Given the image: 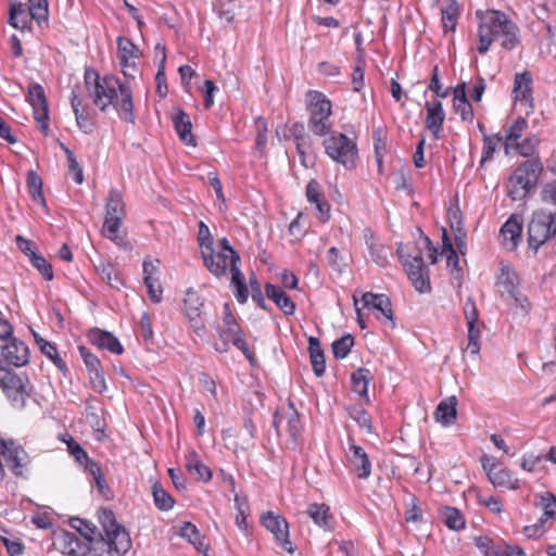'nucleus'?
<instances>
[{
	"instance_id": "obj_1",
	"label": "nucleus",
	"mask_w": 556,
	"mask_h": 556,
	"mask_svg": "<svg viewBox=\"0 0 556 556\" xmlns=\"http://www.w3.org/2000/svg\"><path fill=\"white\" fill-rule=\"evenodd\" d=\"M85 84L94 105L102 112L113 105L122 119L135 123L132 92L128 84L115 76L100 79L94 72L89 71L85 74Z\"/></svg>"
},
{
	"instance_id": "obj_2",
	"label": "nucleus",
	"mask_w": 556,
	"mask_h": 556,
	"mask_svg": "<svg viewBox=\"0 0 556 556\" xmlns=\"http://www.w3.org/2000/svg\"><path fill=\"white\" fill-rule=\"evenodd\" d=\"M102 533L88 540L89 554L92 556H123L131 547V540L124 527L117 523L110 509L99 511Z\"/></svg>"
},
{
	"instance_id": "obj_3",
	"label": "nucleus",
	"mask_w": 556,
	"mask_h": 556,
	"mask_svg": "<svg viewBox=\"0 0 556 556\" xmlns=\"http://www.w3.org/2000/svg\"><path fill=\"white\" fill-rule=\"evenodd\" d=\"M476 15L480 20L478 28L479 53H486L492 42L500 37L502 38L503 48L510 50L517 46L518 27L506 14L489 10L485 12L477 11Z\"/></svg>"
},
{
	"instance_id": "obj_4",
	"label": "nucleus",
	"mask_w": 556,
	"mask_h": 556,
	"mask_svg": "<svg viewBox=\"0 0 556 556\" xmlns=\"http://www.w3.org/2000/svg\"><path fill=\"white\" fill-rule=\"evenodd\" d=\"M397 254L415 289L421 293L430 291L429 269L424 263L421 248L400 244Z\"/></svg>"
},
{
	"instance_id": "obj_5",
	"label": "nucleus",
	"mask_w": 556,
	"mask_h": 556,
	"mask_svg": "<svg viewBox=\"0 0 556 556\" xmlns=\"http://www.w3.org/2000/svg\"><path fill=\"white\" fill-rule=\"evenodd\" d=\"M0 388L16 409H23L26 406L33 391L27 377L18 376L3 366H0Z\"/></svg>"
},
{
	"instance_id": "obj_6",
	"label": "nucleus",
	"mask_w": 556,
	"mask_h": 556,
	"mask_svg": "<svg viewBox=\"0 0 556 556\" xmlns=\"http://www.w3.org/2000/svg\"><path fill=\"white\" fill-rule=\"evenodd\" d=\"M328 156L342 164L346 168H353L356 164V144L344 134L332 135L324 141Z\"/></svg>"
},
{
	"instance_id": "obj_7",
	"label": "nucleus",
	"mask_w": 556,
	"mask_h": 556,
	"mask_svg": "<svg viewBox=\"0 0 556 556\" xmlns=\"http://www.w3.org/2000/svg\"><path fill=\"white\" fill-rule=\"evenodd\" d=\"M105 220L102 227V233L110 240L116 241L118 239L117 231L121 223L125 217V205L122 194L112 189L109 193L105 204Z\"/></svg>"
},
{
	"instance_id": "obj_8",
	"label": "nucleus",
	"mask_w": 556,
	"mask_h": 556,
	"mask_svg": "<svg viewBox=\"0 0 556 556\" xmlns=\"http://www.w3.org/2000/svg\"><path fill=\"white\" fill-rule=\"evenodd\" d=\"M309 114V129L317 136L326 135L330 129L331 102L319 92L312 93Z\"/></svg>"
},
{
	"instance_id": "obj_9",
	"label": "nucleus",
	"mask_w": 556,
	"mask_h": 556,
	"mask_svg": "<svg viewBox=\"0 0 556 556\" xmlns=\"http://www.w3.org/2000/svg\"><path fill=\"white\" fill-rule=\"evenodd\" d=\"M184 309L188 321L198 336H202L205 329L204 299L198 291L189 288L184 299Z\"/></svg>"
},
{
	"instance_id": "obj_10",
	"label": "nucleus",
	"mask_w": 556,
	"mask_h": 556,
	"mask_svg": "<svg viewBox=\"0 0 556 556\" xmlns=\"http://www.w3.org/2000/svg\"><path fill=\"white\" fill-rule=\"evenodd\" d=\"M262 523L268 531L274 534L277 543L287 553H294L293 544L289 540V525L283 517L268 511L262 517Z\"/></svg>"
},
{
	"instance_id": "obj_11",
	"label": "nucleus",
	"mask_w": 556,
	"mask_h": 556,
	"mask_svg": "<svg viewBox=\"0 0 556 556\" xmlns=\"http://www.w3.org/2000/svg\"><path fill=\"white\" fill-rule=\"evenodd\" d=\"M27 101L34 110V117L40 124V128L48 129V104L43 88L36 83L28 86Z\"/></svg>"
},
{
	"instance_id": "obj_12",
	"label": "nucleus",
	"mask_w": 556,
	"mask_h": 556,
	"mask_svg": "<svg viewBox=\"0 0 556 556\" xmlns=\"http://www.w3.org/2000/svg\"><path fill=\"white\" fill-rule=\"evenodd\" d=\"M54 545L66 556H87L89 554L88 541L80 540L76 534L68 531L56 534Z\"/></svg>"
},
{
	"instance_id": "obj_13",
	"label": "nucleus",
	"mask_w": 556,
	"mask_h": 556,
	"mask_svg": "<svg viewBox=\"0 0 556 556\" xmlns=\"http://www.w3.org/2000/svg\"><path fill=\"white\" fill-rule=\"evenodd\" d=\"M0 454L4 456L14 475H23V468L29 462V457L23 447L0 438Z\"/></svg>"
},
{
	"instance_id": "obj_14",
	"label": "nucleus",
	"mask_w": 556,
	"mask_h": 556,
	"mask_svg": "<svg viewBox=\"0 0 556 556\" xmlns=\"http://www.w3.org/2000/svg\"><path fill=\"white\" fill-rule=\"evenodd\" d=\"M521 232L522 218L517 214H513L500 230L503 237V247L508 251H514L518 247Z\"/></svg>"
},
{
	"instance_id": "obj_15",
	"label": "nucleus",
	"mask_w": 556,
	"mask_h": 556,
	"mask_svg": "<svg viewBox=\"0 0 556 556\" xmlns=\"http://www.w3.org/2000/svg\"><path fill=\"white\" fill-rule=\"evenodd\" d=\"M2 356L9 364L15 367L25 366L29 362L28 346L23 341L12 338L2 346Z\"/></svg>"
},
{
	"instance_id": "obj_16",
	"label": "nucleus",
	"mask_w": 556,
	"mask_h": 556,
	"mask_svg": "<svg viewBox=\"0 0 556 556\" xmlns=\"http://www.w3.org/2000/svg\"><path fill=\"white\" fill-rule=\"evenodd\" d=\"M543 172V165L539 159H530L520 164L511 174L515 178H521L523 186H528L534 189L541 173Z\"/></svg>"
},
{
	"instance_id": "obj_17",
	"label": "nucleus",
	"mask_w": 556,
	"mask_h": 556,
	"mask_svg": "<svg viewBox=\"0 0 556 556\" xmlns=\"http://www.w3.org/2000/svg\"><path fill=\"white\" fill-rule=\"evenodd\" d=\"M543 172V165L539 159H530L520 164L511 174L515 178H521L523 186H528L534 189L541 173Z\"/></svg>"
},
{
	"instance_id": "obj_18",
	"label": "nucleus",
	"mask_w": 556,
	"mask_h": 556,
	"mask_svg": "<svg viewBox=\"0 0 556 556\" xmlns=\"http://www.w3.org/2000/svg\"><path fill=\"white\" fill-rule=\"evenodd\" d=\"M202 257L207 269L216 277L224 276L235 263L225 252H214L213 249L203 250Z\"/></svg>"
},
{
	"instance_id": "obj_19",
	"label": "nucleus",
	"mask_w": 556,
	"mask_h": 556,
	"mask_svg": "<svg viewBox=\"0 0 556 556\" xmlns=\"http://www.w3.org/2000/svg\"><path fill=\"white\" fill-rule=\"evenodd\" d=\"M457 397L451 395L447 399L441 401L435 408L433 418L437 422L443 427H450L455 424L457 418Z\"/></svg>"
},
{
	"instance_id": "obj_20",
	"label": "nucleus",
	"mask_w": 556,
	"mask_h": 556,
	"mask_svg": "<svg viewBox=\"0 0 556 556\" xmlns=\"http://www.w3.org/2000/svg\"><path fill=\"white\" fill-rule=\"evenodd\" d=\"M349 459L361 479H367L371 472V465L363 447L352 443Z\"/></svg>"
},
{
	"instance_id": "obj_21",
	"label": "nucleus",
	"mask_w": 556,
	"mask_h": 556,
	"mask_svg": "<svg viewBox=\"0 0 556 556\" xmlns=\"http://www.w3.org/2000/svg\"><path fill=\"white\" fill-rule=\"evenodd\" d=\"M427 117L426 127L433 134L434 138H439V132L442 129L445 114L440 101L426 103Z\"/></svg>"
},
{
	"instance_id": "obj_22",
	"label": "nucleus",
	"mask_w": 556,
	"mask_h": 556,
	"mask_svg": "<svg viewBox=\"0 0 556 556\" xmlns=\"http://www.w3.org/2000/svg\"><path fill=\"white\" fill-rule=\"evenodd\" d=\"M362 301L365 307H372L388 320H393L391 301L386 294H375L371 292H365L362 295Z\"/></svg>"
},
{
	"instance_id": "obj_23",
	"label": "nucleus",
	"mask_w": 556,
	"mask_h": 556,
	"mask_svg": "<svg viewBox=\"0 0 556 556\" xmlns=\"http://www.w3.org/2000/svg\"><path fill=\"white\" fill-rule=\"evenodd\" d=\"M186 467L198 481L207 482L212 479V471L200 460L198 453L193 450L186 455Z\"/></svg>"
},
{
	"instance_id": "obj_24",
	"label": "nucleus",
	"mask_w": 556,
	"mask_h": 556,
	"mask_svg": "<svg viewBox=\"0 0 556 556\" xmlns=\"http://www.w3.org/2000/svg\"><path fill=\"white\" fill-rule=\"evenodd\" d=\"M497 283L502 288L501 295L505 299L518 291L519 277L515 270L506 265H502Z\"/></svg>"
},
{
	"instance_id": "obj_25",
	"label": "nucleus",
	"mask_w": 556,
	"mask_h": 556,
	"mask_svg": "<svg viewBox=\"0 0 556 556\" xmlns=\"http://www.w3.org/2000/svg\"><path fill=\"white\" fill-rule=\"evenodd\" d=\"M266 296L270 299L286 315H293L295 311L294 302L278 287L266 283Z\"/></svg>"
},
{
	"instance_id": "obj_26",
	"label": "nucleus",
	"mask_w": 556,
	"mask_h": 556,
	"mask_svg": "<svg viewBox=\"0 0 556 556\" xmlns=\"http://www.w3.org/2000/svg\"><path fill=\"white\" fill-rule=\"evenodd\" d=\"M173 123L180 140L186 144L195 146L194 137L191 132L192 124L189 115L182 110H177L173 116Z\"/></svg>"
},
{
	"instance_id": "obj_27",
	"label": "nucleus",
	"mask_w": 556,
	"mask_h": 556,
	"mask_svg": "<svg viewBox=\"0 0 556 556\" xmlns=\"http://www.w3.org/2000/svg\"><path fill=\"white\" fill-rule=\"evenodd\" d=\"M34 18L30 17V10L26 3H13L10 8V24L14 28L18 29H30V22Z\"/></svg>"
},
{
	"instance_id": "obj_28",
	"label": "nucleus",
	"mask_w": 556,
	"mask_h": 556,
	"mask_svg": "<svg viewBox=\"0 0 556 556\" xmlns=\"http://www.w3.org/2000/svg\"><path fill=\"white\" fill-rule=\"evenodd\" d=\"M486 462H489V458L483 457L482 458V465L484 470L488 473L489 480L492 482L495 486H507L510 489L517 488V480L513 483L510 480V475L505 469H498L495 465H491L488 467Z\"/></svg>"
},
{
	"instance_id": "obj_29",
	"label": "nucleus",
	"mask_w": 556,
	"mask_h": 556,
	"mask_svg": "<svg viewBox=\"0 0 556 556\" xmlns=\"http://www.w3.org/2000/svg\"><path fill=\"white\" fill-rule=\"evenodd\" d=\"M90 338L100 349H106L114 354H122L124 352L118 339L109 331L96 330L91 333Z\"/></svg>"
},
{
	"instance_id": "obj_30",
	"label": "nucleus",
	"mask_w": 556,
	"mask_h": 556,
	"mask_svg": "<svg viewBox=\"0 0 556 556\" xmlns=\"http://www.w3.org/2000/svg\"><path fill=\"white\" fill-rule=\"evenodd\" d=\"M241 332L240 326L236 321L233 315L230 312V307L228 303L224 304V318L223 325L219 328V336L226 344L227 341L232 340Z\"/></svg>"
},
{
	"instance_id": "obj_31",
	"label": "nucleus",
	"mask_w": 556,
	"mask_h": 556,
	"mask_svg": "<svg viewBox=\"0 0 556 556\" xmlns=\"http://www.w3.org/2000/svg\"><path fill=\"white\" fill-rule=\"evenodd\" d=\"M308 351L313 370L317 377H320L325 372L326 361L325 354L320 346L319 340L315 337L308 339Z\"/></svg>"
},
{
	"instance_id": "obj_32",
	"label": "nucleus",
	"mask_w": 556,
	"mask_h": 556,
	"mask_svg": "<svg viewBox=\"0 0 556 556\" xmlns=\"http://www.w3.org/2000/svg\"><path fill=\"white\" fill-rule=\"evenodd\" d=\"M532 77L529 72L517 74L514 81L513 93L517 101H528L531 93Z\"/></svg>"
},
{
	"instance_id": "obj_33",
	"label": "nucleus",
	"mask_w": 556,
	"mask_h": 556,
	"mask_svg": "<svg viewBox=\"0 0 556 556\" xmlns=\"http://www.w3.org/2000/svg\"><path fill=\"white\" fill-rule=\"evenodd\" d=\"M179 535L187 539L198 552L204 553L207 551V545L204 543L198 528L191 522H184L179 528Z\"/></svg>"
},
{
	"instance_id": "obj_34",
	"label": "nucleus",
	"mask_w": 556,
	"mask_h": 556,
	"mask_svg": "<svg viewBox=\"0 0 556 556\" xmlns=\"http://www.w3.org/2000/svg\"><path fill=\"white\" fill-rule=\"evenodd\" d=\"M307 514L318 527L324 529L330 528L332 515L329 511V506L326 504H311L307 508Z\"/></svg>"
},
{
	"instance_id": "obj_35",
	"label": "nucleus",
	"mask_w": 556,
	"mask_h": 556,
	"mask_svg": "<svg viewBox=\"0 0 556 556\" xmlns=\"http://www.w3.org/2000/svg\"><path fill=\"white\" fill-rule=\"evenodd\" d=\"M287 430L289 433L288 446L295 450L299 446V439L301 437L303 425L298 412H292L287 420Z\"/></svg>"
},
{
	"instance_id": "obj_36",
	"label": "nucleus",
	"mask_w": 556,
	"mask_h": 556,
	"mask_svg": "<svg viewBox=\"0 0 556 556\" xmlns=\"http://www.w3.org/2000/svg\"><path fill=\"white\" fill-rule=\"evenodd\" d=\"M441 517L445 526L454 531H459L465 528L466 521L457 508L446 506L441 510Z\"/></svg>"
},
{
	"instance_id": "obj_37",
	"label": "nucleus",
	"mask_w": 556,
	"mask_h": 556,
	"mask_svg": "<svg viewBox=\"0 0 556 556\" xmlns=\"http://www.w3.org/2000/svg\"><path fill=\"white\" fill-rule=\"evenodd\" d=\"M372 376L369 369L358 368L351 376L353 391L361 396H367L368 384Z\"/></svg>"
},
{
	"instance_id": "obj_38",
	"label": "nucleus",
	"mask_w": 556,
	"mask_h": 556,
	"mask_svg": "<svg viewBox=\"0 0 556 556\" xmlns=\"http://www.w3.org/2000/svg\"><path fill=\"white\" fill-rule=\"evenodd\" d=\"M372 261L380 267H384L388 264V256L390 255V249L379 243L372 236L366 240Z\"/></svg>"
},
{
	"instance_id": "obj_39",
	"label": "nucleus",
	"mask_w": 556,
	"mask_h": 556,
	"mask_svg": "<svg viewBox=\"0 0 556 556\" xmlns=\"http://www.w3.org/2000/svg\"><path fill=\"white\" fill-rule=\"evenodd\" d=\"M528 123L525 118H517L514 124L509 127L505 137V151L508 153L509 149H513L517 144L518 139L522 136L527 129Z\"/></svg>"
},
{
	"instance_id": "obj_40",
	"label": "nucleus",
	"mask_w": 556,
	"mask_h": 556,
	"mask_svg": "<svg viewBox=\"0 0 556 556\" xmlns=\"http://www.w3.org/2000/svg\"><path fill=\"white\" fill-rule=\"evenodd\" d=\"M239 263L240 262H235L229 269L231 271V281L237 287L236 298L238 302L245 303L249 296V291L244 283V277L238 267Z\"/></svg>"
},
{
	"instance_id": "obj_41",
	"label": "nucleus",
	"mask_w": 556,
	"mask_h": 556,
	"mask_svg": "<svg viewBox=\"0 0 556 556\" xmlns=\"http://www.w3.org/2000/svg\"><path fill=\"white\" fill-rule=\"evenodd\" d=\"M33 17L38 25L47 24L49 16L48 0H28L26 3Z\"/></svg>"
},
{
	"instance_id": "obj_42",
	"label": "nucleus",
	"mask_w": 556,
	"mask_h": 556,
	"mask_svg": "<svg viewBox=\"0 0 556 556\" xmlns=\"http://www.w3.org/2000/svg\"><path fill=\"white\" fill-rule=\"evenodd\" d=\"M152 495L155 506L161 510H168L173 508L175 501L174 498L162 488V485L155 482L152 485Z\"/></svg>"
},
{
	"instance_id": "obj_43",
	"label": "nucleus",
	"mask_w": 556,
	"mask_h": 556,
	"mask_svg": "<svg viewBox=\"0 0 556 556\" xmlns=\"http://www.w3.org/2000/svg\"><path fill=\"white\" fill-rule=\"evenodd\" d=\"M458 13V5L455 0H451V2L441 10L442 24L445 31L455 29Z\"/></svg>"
},
{
	"instance_id": "obj_44",
	"label": "nucleus",
	"mask_w": 556,
	"mask_h": 556,
	"mask_svg": "<svg viewBox=\"0 0 556 556\" xmlns=\"http://www.w3.org/2000/svg\"><path fill=\"white\" fill-rule=\"evenodd\" d=\"M531 190L532 189L529 188L528 186H523L521 178L517 179V178L510 176L508 186H507V195L513 201L523 200Z\"/></svg>"
},
{
	"instance_id": "obj_45",
	"label": "nucleus",
	"mask_w": 556,
	"mask_h": 556,
	"mask_svg": "<svg viewBox=\"0 0 556 556\" xmlns=\"http://www.w3.org/2000/svg\"><path fill=\"white\" fill-rule=\"evenodd\" d=\"M27 186L33 199L46 206V201L42 192V180L35 172L30 170L27 174Z\"/></svg>"
},
{
	"instance_id": "obj_46",
	"label": "nucleus",
	"mask_w": 556,
	"mask_h": 556,
	"mask_svg": "<svg viewBox=\"0 0 556 556\" xmlns=\"http://www.w3.org/2000/svg\"><path fill=\"white\" fill-rule=\"evenodd\" d=\"M117 55L118 59L136 60L140 56V51L131 40L125 37L117 38Z\"/></svg>"
},
{
	"instance_id": "obj_47",
	"label": "nucleus",
	"mask_w": 556,
	"mask_h": 556,
	"mask_svg": "<svg viewBox=\"0 0 556 556\" xmlns=\"http://www.w3.org/2000/svg\"><path fill=\"white\" fill-rule=\"evenodd\" d=\"M64 151L67 160L68 174L73 177L74 181L78 185L84 181L83 169L79 166L76 156L74 153L64 144L61 146Z\"/></svg>"
},
{
	"instance_id": "obj_48",
	"label": "nucleus",
	"mask_w": 556,
	"mask_h": 556,
	"mask_svg": "<svg viewBox=\"0 0 556 556\" xmlns=\"http://www.w3.org/2000/svg\"><path fill=\"white\" fill-rule=\"evenodd\" d=\"M535 505L545 511L546 517H556V497L551 492L538 495Z\"/></svg>"
},
{
	"instance_id": "obj_49",
	"label": "nucleus",
	"mask_w": 556,
	"mask_h": 556,
	"mask_svg": "<svg viewBox=\"0 0 556 556\" xmlns=\"http://www.w3.org/2000/svg\"><path fill=\"white\" fill-rule=\"evenodd\" d=\"M354 339L351 334L343 336L332 343V353L336 358H344L351 351Z\"/></svg>"
},
{
	"instance_id": "obj_50",
	"label": "nucleus",
	"mask_w": 556,
	"mask_h": 556,
	"mask_svg": "<svg viewBox=\"0 0 556 556\" xmlns=\"http://www.w3.org/2000/svg\"><path fill=\"white\" fill-rule=\"evenodd\" d=\"M30 262L45 279L51 280L53 278L52 266L43 256L33 253Z\"/></svg>"
},
{
	"instance_id": "obj_51",
	"label": "nucleus",
	"mask_w": 556,
	"mask_h": 556,
	"mask_svg": "<svg viewBox=\"0 0 556 556\" xmlns=\"http://www.w3.org/2000/svg\"><path fill=\"white\" fill-rule=\"evenodd\" d=\"M143 281L147 287L150 300L153 303H160L162 301L163 288L160 283L159 277L148 276V279H144Z\"/></svg>"
},
{
	"instance_id": "obj_52",
	"label": "nucleus",
	"mask_w": 556,
	"mask_h": 556,
	"mask_svg": "<svg viewBox=\"0 0 556 556\" xmlns=\"http://www.w3.org/2000/svg\"><path fill=\"white\" fill-rule=\"evenodd\" d=\"M101 278L105 280L114 289L118 290L122 286H124V282L119 277V274L110 264L102 266Z\"/></svg>"
},
{
	"instance_id": "obj_53",
	"label": "nucleus",
	"mask_w": 556,
	"mask_h": 556,
	"mask_svg": "<svg viewBox=\"0 0 556 556\" xmlns=\"http://www.w3.org/2000/svg\"><path fill=\"white\" fill-rule=\"evenodd\" d=\"M454 111L459 114L460 118L465 122L471 121L473 117V111L470 102L467 98L453 99Z\"/></svg>"
},
{
	"instance_id": "obj_54",
	"label": "nucleus",
	"mask_w": 556,
	"mask_h": 556,
	"mask_svg": "<svg viewBox=\"0 0 556 556\" xmlns=\"http://www.w3.org/2000/svg\"><path fill=\"white\" fill-rule=\"evenodd\" d=\"M468 327V344L467 351H469L472 355H478L480 352V329L476 327V325L467 326Z\"/></svg>"
},
{
	"instance_id": "obj_55",
	"label": "nucleus",
	"mask_w": 556,
	"mask_h": 556,
	"mask_svg": "<svg viewBox=\"0 0 556 556\" xmlns=\"http://www.w3.org/2000/svg\"><path fill=\"white\" fill-rule=\"evenodd\" d=\"M71 526L76 529L84 538L85 540H89L93 534H96L97 528L96 526L80 519V518H73L71 520Z\"/></svg>"
},
{
	"instance_id": "obj_56",
	"label": "nucleus",
	"mask_w": 556,
	"mask_h": 556,
	"mask_svg": "<svg viewBox=\"0 0 556 556\" xmlns=\"http://www.w3.org/2000/svg\"><path fill=\"white\" fill-rule=\"evenodd\" d=\"M79 353L84 359L88 372L97 371L98 369L102 368L100 359L94 354H92L88 349H86L85 346H80Z\"/></svg>"
},
{
	"instance_id": "obj_57",
	"label": "nucleus",
	"mask_w": 556,
	"mask_h": 556,
	"mask_svg": "<svg viewBox=\"0 0 556 556\" xmlns=\"http://www.w3.org/2000/svg\"><path fill=\"white\" fill-rule=\"evenodd\" d=\"M351 417L353 420L357 422V425L365 429L368 433L372 432L371 418L367 414V412L363 408H356L351 413Z\"/></svg>"
},
{
	"instance_id": "obj_58",
	"label": "nucleus",
	"mask_w": 556,
	"mask_h": 556,
	"mask_svg": "<svg viewBox=\"0 0 556 556\" xmlns=\"http://www.w3.org/2000/svg\"><path fill=\"white\" fill-rule=\"evenodd\" d=\"M540 140L535 136H531L526 138L522 142H518L513 147V149H518L519 153L522 156H530L533 154L535 148L538 147Z\"/></svg>"
},
{
	"instance_id": "obj_59",
	"label": "nucleus",
	"mask_w": 556,
	"mask_h": 556,
	"mask_svg": "<svg viewBox=\"0 0 556 556\" xmlns=\"http://www.w3.org/2000/svg\"><path fill=\"white\" fill-rule=\"evenodd\" d=\"M198 241L201 248V254L203 253V250L210 251L211 249H213V238L211 236L208 227L203 222H200L199 224Z\"/></svg>"
},
{
	"instance_id": "obj_60",
	"label": "nucleus",
	"mask_w": 556,
	"mask_h": 556,
	"mask_svg": "<svg viewBox=\"0 0 556 556\" xmlns=\"http://www.w3.org/2000/svg\"><path fill=\"white\" fill-rule=\"evenodd\" d=\"M75 118H76L77 126L85 134H90L93 131L94 124H93L88 111L83 109L81 112H78L75 114Z\"/></svg>"
},
{
	"instance_id": "obj_61",
	"label": "nucleus",
	"mask_w": 556,
	"mask_h": 556,
	"mask_svg": "<svg viewBox=\"0 0 556 556\" xmlns=\"http://www.w3.org/2000/svg\"><path fill=\"white\" fill-rule=\"evenodd\" d=\"M41 352L61 370L66 368L64 361L60 357L56 348L52 343H43Z\"/></svg>"
},
{
	"instance_id": "obj_62",
	"label": "nucleus",
	"mask_w": 556,
	"mask_h": 556,
	"mask_svg": "<svg viewBox=\"0 0 556 556\" xmlns=\"http://www.w3.org/2000/svg\"><path fill=\"white\" fill-rule=\"evenodd\" d=\"M251 287V296L252 300L262 308H266L265 300L261 290V286L256 279L255 275H252L249 279Z\"/></svg>"
},
{
	"instance_id": "obj_63",
	"label": "nucleus",
	"mask_w": 556,
	"mask_h": 556,
	"mask_svg": "<svg viewBox=\"0 0 556 556\" xmlns=\"http://www.w3.org/2000/svg\"><path fill=\"white\" fill-rule=\"evenodd\" d=\"M464 315L467 321V326L476 325L478 321V309L471 298H468L464 304Z\"/></svg>"
},
{
	"instance_id": "obj_64",
	"label": "nucleus",
	"mask_w": 556,
	"mask_h": 556,
	"mask_svg": "<svg viewBox=\"0 0 556 556\" xmlns=\"http://www.w3.org/2000/svg\"><path fill=\"white\" fill-rule=\"evenodd\" d=\"M494 556H526L523 548L520 546L513 545H503L497 546L494 552Z\"/></svg>"
}]
</instances>
